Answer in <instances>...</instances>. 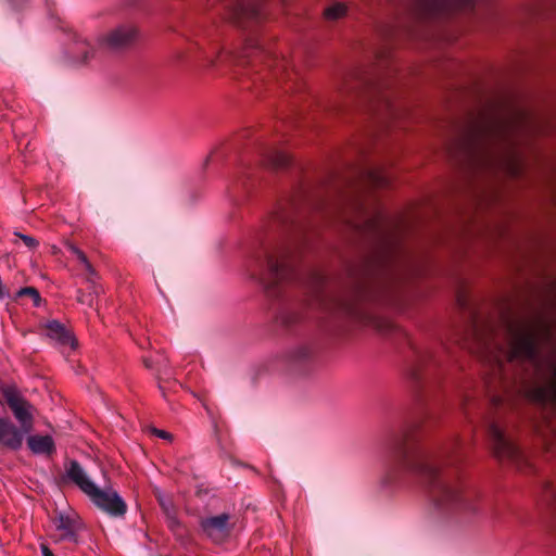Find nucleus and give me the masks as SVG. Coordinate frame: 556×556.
<instances>
[{
  "label": "nucleus",
  "instance_id": "obj_20",
  "mask_svg": "<svg viewBox=\"0 0 556 556\" xmlns=\"http://www.w3.org/2000/svg\"><path fill=\"white\" fill-rule=\"evenodd\" d=\"M29 450L37 455L51 456L55 453V444L51 435H29L27 438Z\"/></svg>",
  "mask_w": 556,
  "mask_h": 556
},
{
  "label": "nucleus",
  "instance_id": "obj_31",
  "mask_svg": "<svg viewBox=\"0 0 556 556\" xmlns=\"http://www.w3.org/2000/svg\"><path fill=\"white\" fill-rule=\"evenodd\" d=\"M15 235L18 236L22 239V241L24 242V244L26 247H28L29 249H35L38 245V241L34 237L21 235L17 232Z\"/></svg>",
  "mask_w": 556,
  "mask_h": 556
},
{
  "label": "nucleus",
  "instance_id": "obj_30",
  "mask_svg": "<svg viewBox=\"0 0 556 556\" xmlns=\"http://www.w3.org/2000/svg\"><path fill=\"white\" fill-rule=\"evenodd\" d=\"M166 520H167V525H168L169 529L173 532H177L181 528V525L176 517V513L173 514L172 516L170 515L166 516Z\"/></svg>",
  "mask_w": 556,
  "mask_h": 556
},
{
  "label": "nucleus",
  "instance_id": "obj_12",
  "mask_svg": "<svg viewBox=\"0 0 556 556\" xmlns=\"http://www.w3.org/2000/svg\"><path fill=\"white\" fill-rule=\"evenodd\" d=\"M138 28L134 24H122L98 39V43L113 51L131 47L138 39Z\"/></svg>",
  "mask_w": 556,
  "mask_h": 556
},
{
  "label": "nucleus",
  "instance_id": "obj_19",
  "mask_svg": "<svg viewBox=\"0 0 556 556\" xmlns=\"http://www.w3.org/2000/svg\"><path fill=\"white\" fill-rule=\"evenodd\" d=\"M46 336L52 340H55L60 345L63 346H75V340L72 333L58 320H50L46 325Z\"/></svg>",
  "mask_w": 556,
  "mask_h": 556
},
{
  "label": "nucleus",
  "instance_id": "obj_16",
  "mask_svg": "<svg viewBox=\"0 0 556 556\" xmlns=\"http://www.w3.org/2000/svg\"><path fill=\"white\" fill-rule=\"evenodd\" d=\"M63 479L73 482L87 496L97 485L76 459H70L65 463V476Z\"/></svg>",
  "mask_w": 556,
  "mask_h": 556
},
{
  "label": "nucleus",
  "instance_id": "obj_14",
  "mask_svg": "<svg viewBox=\"0 0 556 556\" xmlns=\"http://www.w3.org/2000/svg\"><path fill=\"white\" fill-rule=\"evenodd\" d=\"M26 431L22 426L15 425L9 416L0 417V447L9 451H18L24 442Z\"/></svg>",
  "mask_w": 556,
  "mask_h": 556
},
{
  "label": "nucleus",
  "instance_id": "obj_24",
  "mask_svg": "<svg viewBox=\"0 0 556 556\" xmlns=\"http://www.w3.org/2000/svg\"><path fill=\"white\" fill-rule=\"evenodd\" d=\"M542 503L553 513H556V486L549 482L543 485Z\"/></svg>",
  "mask_w": 556,
  "mask_h": 556
},
{
  "label": "nucleus",
  "instance_id": "obj_7",
  "mask_svg": "<svg viewBox=\"0 0 556 556\" xmlns=\"http://www.w3.org/2000/svg\"><path fill=\"white\" fill-rule=\"evenodd\" d=\"M364 232L372 235L380 244L379 252L372 260L378 266H389L396 255L400 253V243L397 231L400 225L389 227L384 217L379 213L374 216L367 217L364 225Z\"/></svg>",
  "mask_w": 556,
  "mask_h": 556
},
{
  "label": "nucleus",
  "instance_id": "obj_36",
  "mask_svg": "<svg viewBox=\"0 0 556 556\" xmlns=\"http://www.w3.org/2000/svg\"><path fill=\"white\" fill-rule=\"evenodd\" d=\"M185 58H186V56H185V53H184V52H177V53H176V59H177L178 61H182V60H185Z\"/></svg>",
  "mask_w": 556,
  "mask_h": 556
},
{
  "label": "nucleus",
  "instance_id": "obj_29",
  "mask_svg": "<svg viewBox=\"0 0 556 556\" xmlns=\"http://www.w3.org/2000/svg\"><path fill=\"white\" fill-rule=\"evenodd\" d=\"M94 294H98V291L96 290V288H93V292H90V293H85V292L78 290L77 291V301L81 304H87L89 306H92Z\"/></svg>",
  "mask_w": 556,
  "mask_h": 556
},
{
  "label": "nucleus",
  "instance_id": "obj_22",
  "mask_svg": "<svg viewBox=\"0 0 556 556\" xmlns=\"http://www.w3.org/2000/svg\"><path fill=\"white\" fill-rule=\"evenodd\" d=\"M368 182L375 188H383L390 185V177L379 168H370L365 172Z\"/></svg>",
  "mask_w": 556,
  "mask_h": 556
},
{
  "label": "nucleus",
  "instance_id": "obj_21",
  "mask_svg": "<svg viewBox=\"0 0 556 556\" xmlns=\"http://www.w3.org/2000/svg\"><path fill=\"white\" fill-rule=\"evenodd\" d=\"M264 162L269 167L281 169L290 166L292 160L287 152L276 148H270L264 154Z\"/></svg>",
  "mask_w": 556,
  "mask_h": 556
},
{
  "label": "nucleus",
  "instance_id": "obj_37",
  "mask_svg": "<svg viewBox=\"0 0 556 556\" xmlns=\"http://www.w3.org/2000/svg\"><path fill=\"white\" fill-rule=\"evenodd\" d=\"M144 365H146L147 367H150V366H151V364H150L148 361H144Z\"/></svg>",
  "mask_w": 556,
  "mask_h": 556
},
{
  "label": "nucleus",
  "instance_id": "obj_26",
  "mask_svg": "<svg viewBox=\"0 0 556 556\" xmlns=\"http://www.w3.org/2000/svg\"><path fill=\"white\" fill-rule=\"evenodd\" d=\"M312 357L313 351L307 346H300L295 349L290 355L291 362L296 365L304 364L311 361Z\"/></svg>",
  "mask_w": 556,
  "mask_h": 556
},
{
  "label": "nucleus",
  "instance_id": "obj_17",
  "mask_svg": "<svg viewBox=\"0 0 556 556\" xmlns=\"http://www.w3.org/2000/svg\"><path fill=\"white\" fill-rule=\"evenodd\" d=\"M230 515L223 513L217 516L208 517L201 520L202 530L213 540H219L229 534L231 525L229 522Z\"/></svg>",
  "mask_w": 556,
  "mask_h": 556
},
{
  "label": "nucleus",
  "instance_id": "obj_9",
  "mask_svg": "<svg viewBox=\"0 0 556 556\" xmlns=\"http://www.w3.org/2000/svg\"><path fill=\"white\" fill-rule=\"evenodd\" d=\"M225 16L240 27L257 24L265 18L263 0H222Z\"/></svg>",
  "mask_w": 556,
  "mask_h": 556
},
{
  "label": "nucleus",
  "instance_id": "obj_15",
  "mask_svg": "<svg viewBox=\"0 0 556 556\" xmlns=\"http://www.w3.org/2000/svg\"><path fill=\"white\" fill-rule=\"evenodd\" d=\"M52 522L58 531L61 532L59 540L77 543L78 532L81 529V522L75 514L58 513L52 518Z\"/></svg>",
  "mask_w": 556,
  "mask_h": 556
},
{
  "label": "nucleus",
  "instance_id": "obj_18",
  "mask_svg": "<svg viewBox=\"0 0 556 556\" xmlns=\"http://www.w3.org/2000/svg\"><path fill=\"white\" fill-rule=\"evenodd\" d=\"M73 61L78 65H88L97 56L96 47L86 38L76 35L71 49Z\"/></svg>",
  "mask_w": 556,
  "mask_h": 556
},
{
  "label": "nucleus",
  "instance_id": "obj_32",
  "mask_svg": "<svg viewBox=\"0 0 556 556\" xmlns=\"http://www.w3.org/2000/svg\"><path fill=\"white\" fill-rule=\"evenodd\" d=\"M8 1L14 10L22 9L27 2V0H8Z\"/></svg>",
  "mask_w": 556,
  "mask_h": 556
},
{
  "label": "nucleus",
  "instance_id": "obj_28",
  "mask_svg": "<svg viewBox=\"0 0 556 556\" xmlns=\"http://www.w3.org/2000/svg\"><path fill=\"white\" fill-rule=\"evenodd\" d=\"M157 502H159L163 513L165 514V516H169V515L172 516L173 514L176 513L175 506L169 496L159 494Z\"/></svg>",
  "mask_w": 556,
  "mask_h": 556
},
{
  "label": "nucleus",
  "instance_id": "obj_35",
  "mask_svg": "<svg viewBox=\"0 0 556 556\" xmlns=\"http://www.w3.org/2000/svg\"><path fill=\"white\" fill-rule=\"evenodd\" d=\"M208 66H215L216 60L211 59L208 56L205 58Z\"/></svg>",
  "mask_w": 556,
  "mask_h": 556
},
{
  "label": "nucleus",
  "instance_id": "obj_1",
  "mask_svg": "<svg viewBox=\"0 0 556 556\" xmlns=\"http://www.w3.org/2000/svg\"><path fill=\"white\" fill-rule=\"evenodd\" d=\"M324 205L321 198L308 187L301 186L279 204L258 238L253 277L268 298L281 302L278 319L286 327L301 323L314 309L362 318L359 304L375 298L377 281L371 268L367 269L366 277L354 281L348 294L336 295L327 290L321 273L300 267L308 227L306 214L321 210Z\"/></svg>",
  "mask_w": 556,
  "mask_h": 556
},
{
  "label": "nucleus",
  "instance_id": "obj_3",
  "mask_svg": "<svg viewBox=\"0 0 556 556\" xmlns=\"http://www.w3.org/2000/svg\"><path fill=\"white\" fill-rule=\"evenodd\" d=\"M430 414L393 430L386 442V458L379 479L381 492L393 494L407 473L427 490L431 514L453 519L477 511V495L462 482L458 465L463 445L457 437L445 442L427 438Z\"/></svg>",
  "mask_w": 556,
  "mask_h": 556
},
{
  "label": "nucleus",
  "instance_id": "obj_10",
  "mask_svg": "<svg viewBox=\"0 0 556 556\" xmlns=\"http://www.w3.org/2000/svg\"><path fill=\"white\" fill-rule=\"evenodd\" d=\"M2 404L12 412L20 426L26 431H33L34 414L36 408L24 397L21 391L13 384L1 386Z\"/></svg>",
  "mask_w": 556,
  "mask_h": 556
},
{
  "label": "nucleus",
  "instance_id": "obj_23",
  "mask_svg": "<svg viewBox=\"0 0 556 556\" xmlns=\"http://www.w3.org/2000/svg\"><path fill=\"white\" fill-rule=\"evenodd\" d=\"M67 249L84 265L86 271L88 273V281L93 283V277L97 275V273L88 261L86 254L73 243H68Z\"/></svg>",
  "mask_w": 556,
  "mask_h": 556
},
{
  "label": "nucleus",
  "instance_id": "obj_33",
  "mask_svg": "<svg viewBox=\"0 0 556 556\" xmlns=\"http://www.w3.org/2000/svg\"><path fill=\"white\" fill-rule=\"evenodd\" d=\"M153 432H154L157 437H160V438H162V439H170V438H172V434H170V433H168V432H166V431H164V430L153 429Z\"/></svg>",
  "mask_w": 556,
  "mask_h": 556
},
{
  "label": "nucleus",
  "instance_id": "obj_8",
  "mask_svg": "<svg viewBox=\"0 0 556 556\" xmlns=\"http://www.w3.org/2000/svg\"><path fill=\"white\" fill-rule=\"evenodd\" d=\"M485 428L493 455L498 460H506L517 465L518 467H521L527 463L525 453L516 442L505 433L498 420L493 417H489L485 420Z\"/></svg>",
  "mask_w": 556,
  "mask_h": 556
},
{
  "label": "nucleus",
  "instance_id": "obj_11",
  "mask_svg": "<svg viewBox=\"0 0 556 556\" xmlns=\"http://www.w3.org/2000/svg\"><path fill=\"white\" fill-rule=\"evenodd\" d=\"M88 497L97 508L111 517H123L127 513L125 501L112 488L100 489L96 485Z\"/></svg>",
  "mask_w": 556,
  "mask_h": 556
},
{
  "label": "nucleus",
  "instance_id": "obj_2",
  "mask_svg": "<svg viewBox=\"0 0 556 556\" xmlns=\"http://www.w3.org/2000/svg\"><path fill=\"white\" fill-rule=\"evenodd\" d=\"M540 308L520 317H501L503 340L493 327L470 316L466 348L490 367L491 404L500 407L514 394L556 410V277L546 276L538 293Z\"/></svg>",
  "mask_w": 556,
  "mask_h": 556
},
{
  "label": "nucleus",
  "instance_id": "obj_13",
  "mask_svg": "<svg viewBox=\"0 0 556 556\" xmlns=\"http://www.w3.org/2000/svg\"><path fill=\"white\" fill-rule=\"evenodd\" d=\"M437 367L438 362L430 352H418L414 364L409 368V377L417 384L430 387L434 383V370Z\"/></svg>",
  "mask_w": 556,
  "mask_h": 556
},
{
  "label": "nucleus",
  "instance_id": "obj_4",
  "mask_svg": "<svg viewBox=\"0 0 556 556\" xmlns=\"http://www.w3.org/2000/svg\"><path fill=\"white\" fill-rule=\"evenodd\" d=\"M531 123V117L527 112L511 108L506 114L501 113H481L477 117H470L468 125L462 130V134L455 142L456 149L465 154L472 166L494 167L497 163L506 166L509 172L516 174L518 170L513 155L507 160H497V156L485 147L484 141L489 137H507L509 132L517 128L526 127Z\"/></svg>",
  "mask_w": 556,
  "mask_h": 556
},
{
  "label": "nucleus",
  "instance_id": "obj_27",
  "mask_svg": "<svg viewBox=\"0 0 556 556\" xmlns=\"http://www.w3.org/2000/svg\"><path fill=\"white\" fill-rule=\"evenodd\" d=\"M16 296H29V299L33 300L34 305L36 307H39L43 301L42 298L40 296L39 291L35 287H24L20 289L16 293Z\"/></svg>",
  "mask_w": 556,
  "mask_h": 556
},
{
  "label": "nucleus",
  "instance_id": "obj_6",
  "mask_svg": "<svg viewBox=\"0 0 556 556\" xmlns=\"http://www.w3.org/2000/svg\"><path fill=\"white\" fill-rule=\"evenodd\" d=\"M388 88L389 81L358 72L352 74L346 83V92L352 100L376 114H380L382 110L391 111L392 104L387 94Z\"/></svg>",
  "mask_w": 556,
  "mask_h": 556
},
{
  "label": "nucleus",
  "instance_id": "obj_34",
  "mask_svg": "<svg viewBox=\"0 0 556 556\" xmlns=\"http://www.w3.org/2000/svg\"><path fill=\"white\" fill-rule=\"evenodd\" d=\"M40 548H41L42 556H55L46 544H41Z\"/></svg>",
  "mask_w": 556,
  "mask_h": 556
},
{
  "label": "nucleus",
  "instance_id": "obj_5",
  "mask_svg": "<svg viewBox=\"0 0 556 556\" xmlns=\"http://www.w3.org/2000/svg\"><path fill=\"white\" fill-rule=\"evenodd\" d=\"M218 59L233 66L249 67L255 73H258L261 65H265L276 77L286 73L288 68L287 60L283 58L279 59L273 51L267 49L260 39L254 38L247 39L242 49L236 52H227L224 55H219Z\"/></svg>",
  "mask_w": 556,
  "mask_h": 556
},
{
  "label": "nucleus",
  "instance_id": "obj_25",
  "mask_svg": "<svg viewBox=\"0 0 556 556\" xmlns=\"http://www.w3.org/2000/svg\"><path fill=\"white\" fill-rule=\"evenodd\" d=\"M348 12L344 3L336 2L324 10V17L329 22L338 21L343 17Z\"/></svg>",
  "mask_w": 556,
  "mask_h": 556
}]
</instances>
